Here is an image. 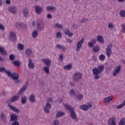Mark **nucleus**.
Returning <instances> with one entry per match:
<instances>
[{
	"mask_svg": "<svg viewBox=\"0 0 125 125\" xmlns=\"http://www.w3.org/2000/svg\"><path fill=\"white\" fill-rule=\"evenodd\" d=\"M104 65H100L97 68L95 67L92 69V73L95 80H99L100 79V75L104 71Z\"/></svg>",
	"mask_w": 125,
	"mask_h": 125,
	"instance_id": "1",
	"label": "nucleus"
},
{
	"mask_svg": "<svg viewBox=\"0 0 125 125\" xmlns=\"http://www.w3.org/2000/svg\"><path fill=\"white\" fill-rule=\"evenodd\" d=\"M64 107L67 109L69 111H70V117L73 119V120H77V114L74 110L73 107H71V105L69 104H65Z\"/></svg>",
	"mask_w": 125,
	"mask_h": 125,
	"instance_id": "2",
	"label": "nucleus"
},
{
	"mask_svg": "<svg viewBox=\"0 0 125 125\" xmlns=\"http://www.w3.org/2000/svg\"><path fill=\"white\" fill-rule=\"evenodd\" d=\"M83 74L80 72H76L73 76V81L74 82H79L80 80H82Z\"/></svg>",
	"mask_w": 125,
	"mask_h": 125,
	"instance_id": "3",
	"label": "nucleus"
},
{
	"mask_svg": "<svg viewBox=\"0 0 125 125\" xmlns=\"http://www.w3.org/2000/svg\"><path fill=\"white\" fill-rule=\"evenodd\" d=\"M112 46H113V44L112 43H110L106 49V53L108 57H110L112 54Z\"/></svg>",
	"mask_w": 125,
	"mask_h": 125,
	"instance_id": "4",
	"label": "nucleus"
},
{
	"mask_svg": "<svg viewBox=\"0 0 125 125\" xmlns=\"http://www.w3.org/2000/svg\"><path fill=\"white\" fill-rule=\"evenodd\" d=\"M84 42V38H82L80 41L78 42L77 44L76 51H80L82 48V45L83 43Z\"/></svg>",
	"mask_w": 125,
	"mask_h": 125,
	"instance_id": "5",
	"label": "nucleus"
},
{
	"mask_svg": "<svg viewBox=\"0 0 125 125\" xmlns=\"http://www.w3.org/2000/svg\"><path fill=\"white\" fill-rule=\"evenodd\" d=\"M92 107V104H88V105L82 104L80 107V109H82V110H83V111H88V109H89V108H90Z\"/></svg>",
	"mask_w": 125,
	"mask_h": 125,
	"instance_id": "6",
	"label": "nucleus"
},
{
	"mask_svg": "<svg viewBox=\"0 0 125 125\" xmlns=\"http://www.w3.org/2000/svg\"><path fill=\"white\" fill-rule=\"evenodd\" d=\"M121 68L122 67L121 66V65L116 66L115 68V69L112 73L113 77H117V76H118V74H119L120 72H121Z\"/></svg>",
	"mask_w": 125,
	"mask_h": 125,
	"instance_id": "7",
	"label": "nucleus"
},
{
	"mask_svg": "<svg viewBox=\"0 0 125 125\" xmlns=\"http://www.w3.org/2000/svg\"><path fill=\"white\" fill-rule=\"evenodd\" d=\"M28 84H29V81H26L25 83V85L23 86L22 88H21L18 92L19 95H21V94L26 90L27 87L28 86Z\"/></svg>",
	"mask_w": 125,
	"mask_h": 125,
	"instance_id": "8",
	"label": "nucleus"
},
{
	"mask_svg": "<svg viewBox=\"0 0 125 125\" xmlns=\"http://www.w3.org/2000/svg\"><path fill=\"white\" fill-rule=\"evenodd\" d=\"M36 26L38 31H41L44 27V23L42 21L37 22Z\"/></svg>",
	"mask_w": 125,
	"mask_h": 125,
	"instance_id": "9",
	"label": "nucleus"
},
{
	"mask_svg": "<svg viewBox=\"0 0 125 125\" xmlns=\"http://www.w3.org/2000/svg\"><path fill=\"white\" fill-rule=\"evenodd\" d=\"M41 61H42V62H43V63H44L45 65H46V66H51V60H50V59H49V58L42 59H41Z\"/></svg>",
	"mask_w": 125,
	"mask_h": 125,
	"instance_id": "10",
	"label": "nucleus"
},
{
	"mask_svg": "<svg viewBox=\"0 0 125 125\" xmlns=\"http://www.w3.org/2000/svg\"><path fill=\"white\" fill-rule=\"evenodd\" d=\"M9 39L12 42H15L16 41V33L13 31H11L10 32V37Z\"/></svg>",
	"mask_w": 125,
	"mask_h": 125,
	"instance_id": "11",
	"label": "nucleus"
},
{
	"mask_svg": "<svg viewBox=\"0 0 125 125\" xmlns=\"http://www.w3.org/2000/svg\"><path fill=\"white\" fill-rule=\"evenodd\" d=\"M51 108V104H49V103H47L46 104V105L44 107L43 110L45 113L47 114H49L50 111L49 109Z\"/></svg>",
	"mask_w": 125,
	"mask_h": 125,
	"instance_id": "12",
	"label": "nucleus"
},
{
	"mask_svg": "<svg viewBox=\"0 0 125 125\" xmlns=\"http://www.w3.org/2000/svg\"><path fill=\"white\" fill-rule=\"evenodd\" d=\"M108 125H117L116 124V118L115 117H112L109 119V121L107 122Z\"/></svg>",
	"mask_w": 125,
	"mask_h": 125,
	"instance_id": "13",
	"label": "nucleus"
},
{
	"mask_svg": "<svg viewBox=\"0 0 125 125\" xmlns=\"http://www.w3.org/2000/svg\"><path fill=\"white\" fill-rule=\"evenodd\" d=\"M9 12H11L12 14H15L17 12V8L15 6H10L8 8Z\"/></svg>",
	"mask_w": 125,
	"mask_h": 125,
	"instance_id": "14",
	"label": "nucleus"
},
{
	"mask_svg": "<svg viewBox=\"0 0 125 125\" xmlns=\"http://www.w3.org/2000/svg\"><path fill=\"white\" fill-rule=\"evenodd\" d=\"M35 11L37 14H41L43 11V9L40 7V6H36L35 7Z\"/></svg>",
	"mask_w": 125,
	"mask_h": 125,
	"instance_id": "15",
	"label": "nucleus"
},
{
	"mask_svg": "<svg viewBox=\"0 0 125 125\" xmlns=\"http://www.w3.org/2000/svg\"><path fill=\"white\" fill-rule=\"evenodd\" d=\"M113 96H110L109 97H107L105 98L104 99V103H110V102L111 101H112V100H113Z\"/></svg>",
	"mask_w": 125,
	"mask_h": 125,
	"instance_id": "16",
	"label": "nucleus"
},
{
	"mask_svg": "<svg viewBox=\"0 0 125 125\" xmlns=\"http://www.w3.org/2000/svg\"><path fill=\"white\" fill-rule=\"evenodd\" d=\"M8 106L12 111H14V112H15L16 113H19L20 112L19 109H17L15 106L11 104H8Z\"/></svg>",
	"mask_w": 125,
	"mask_h": 125,
	"instance_id": "17",
	"label": "nucleus"
},
{
	"mask_svg": "<svg viewBox=\"0 0 125 125\" xmlns=\"http://www.w3.org/2000/svg\"><path fill=\"white\" fill-rule=\"evenodd\" d=\"M28 68L29 69H34L35 68V64H34V63L33 62H32V60L29 59L28 60Z\"/></svg>",
	"mask_w": 125,
	"mask_h": 125,
	"instance_id": "18",
	"label": "nucleus"
},
{
	"mask_svg": "<svg viewBox=\"0 0 125 125\" xmlns=\"http://www.w3.org/2000/svg\"><path fill=\"white\" fill-rule=\"evenodd\" d=\"M47 11H54L56 10V7L54 6H48L46 7Z\"/></svg>",
	"mask_w": 125,
	"mask_h": 125,
	"instance_id": "19",
	"label": "nucleus"
},
{
	"mask_svg": "<svg viewBox=\"0 0 125 125\" xmlns=\"http://www.w3.org/2000/svg\"><path fill=\"white\" fill-rule=\"evenodd\" d=\"M97 40L100 43H102V44L104 43V39L102 36H98L97 37Z\"/></svg>",
	"mask_w": 125,
	"mask_h": 125,
	"instance_id": "20",
	"label": "nucleus"
},
{
	"mask_svg": "<svg viewBox=\"0 0 125 125\" xmlns=\"http://www.w3.org/2000/svg\"><path fill=\"white\" fill-rule=\"evenodd\" d=\"M23 15L27 18V17H29V9L28 8H25L23 10Z\"/></svg>",
	"mask_w": 125,
	"mask_h": 125,
	"instance_id": "21",
	"label": "nucleus"
},
{
	"mask_svg": "<svg viewBox=\"0 0 125 125\" xmlns=\"http://www.w3.org/2000/svg\"><path fill=\"white\" fill-rule=\"evenodd\" d=\"M29 100L30 101V102L35 103V102L36 101V96H35L34 94L30 95L29 97Z\"/></svg>",
	"mask_w": 125,
	"mask_h": 125,
	"instance_id": "22",
	"label": "nucleus"
},
{
	"mask_svg": "<svg viewBox=\"0 0 125 125\" xmlns=\"http://www.w3.org/2000/svg\"><path fill=\"white\" fill-rule=\"evenodd\" d=\"M54 27L55 28H57L58 29H60V30H62V29H64L63 27V24H60L59 23H56L54 25Z\"/></svg>",
	"mask_w": 125,
	"mask_h": 125,
	"instance_id": "23",
	"label": "nucleus"
},
{
	"mask_svg": "<svg viewBox=\"0 0 125 125\" xmlns=\"http://www.w3.org/2000/svg\"><path fill=\"white\" fill-rule=\"evenodd\" d=\"M56 47L57 48H58L59 49L62 50V51H65V50L67 49L66 47L64 46L63 45H61L59 44H57V45L56 46Z\"/></svg>",
	"mask_w": 125,
	"mask_h": 125,
	"instance_id": "24",
	"label": "nucleus"
},
{
	"mask_svg": "<svg viewBox=\"0 0 125 125\" xmlns=\"http://www.w3.org/2000/svg\"><path fill=\"white\" fill-rule=\"evenodd\" d=\"M32 53L33 51H32V49L30 48L26 49L25 54L27 56H30V55H32Z\"/></svg>",
	"mask_w": 125,
	"mask_h": 125,
	"instance_id": "25",
	"label": "nucleus"
},
{
	"mask_svg": "<svg viewBox=\"0 0 125 125\" xmlns=\"http://www.w3.org/2000/svg\"><path fill=\"white\" fill-rule=\"evenodd\" d=\"M18 117L16 114H12L11 115V118H10V121L11 122L17 121Z\"/></svg>",
	"mask_w": 125,
	"mask_h": 125,
	"instance_id": "26",
	"label": "nucleus"
},
{
	"mask_svg": "<svg viewBox=\"0 0 125 125\" xmlns=\"http://www.w3.org/2000/svg\"><path fill=\"white\" fill-rule=\"evenodd\" d=\"M12 78L13 80H18L19 79V74L17 73H14L12 74Z\"/></svg>",
	"mask_w": 125,
	"mask_h": 125,
	"instance_id": "27",
	"label": "nucleus"
},
{
	"mask_svg": "<svg viewBox=\"0 0 125 125\" xmlns=\"http://www.w3.org/2000/svg\"><path fill=\"white\" fill-rule=\"evenodd\" d=\"M63 116H65L64 112H63L62 111H60L58 112L56 115V118H60L61 117H63Z\"/></svg>",
	"mask_w": 125,
	"mask_h": 125,
	"instance_id": "28",
	"label": "nucleus"
},
{
	"mask_svg": "<svg viewBox=\"0 0 125 125\" xmlns=\"http://www.w3.org/2000/svg\"><path fill=\"white\" fill-rule=\"evenodd\" d=\"M32 36L33 39H36L38 37V36H39V32H38V31L37 30H34L32 32Z\"/></svg>",
	"mask_w": 125,
	"mask_h": 125,
	"instance_id": "29",
	"label": "nucleus"
},
{
	"mask_svg": "<svg viewBox=\"0 0 125 125\" xmlns=\"http://www.w3.org/2000/svg\"><path fill=\"white\" fill-rule=\"evenodd\" d=\"M26 102H27V97L23 96L21 97V104H26Z\"/></svg>",
	"mask_w": 125,
	"mask_h": 125,
	"instance_id": "30",
	"label": "nucleus"
},
{
	"mask_svg": "<svg viewBox=\"0 0 125 125\" xmlns=\"http://www.w3.org/2000/svg\"><path fill=\"white\" fill-rule=\"evenodd\" d=\"M76 99H78V100H79V101H81L82 100V99H83V95L82 94H79L76 95Z\"/></svg>",
	"mask_w": 125,
	"mask_h": 125,
	"instance_id": "31",
	"label": "nucleus"
},
{
	"mask_svg": "<svg viewBox=\"0 0 125 125\" xmlns=\"http://www.w3.org/2000/svg\"><path fill=\"white\" fill-rule=\"evenodd\" d=\"M100 50V47H99V46H96L93 47V51L95 53H96L97 52H99Z\"/></svg>",
	"mask_w": 125,
	"mask_h": 125,
	"instance_id": "32",
	"label": "nucleus"
},
{
	"mask_svg": "<svg viewBox=\"0 0 125 125\" xmlns=\"http://www.w3.org/2000/svg\"><path fill=\"white\" fill-rule=\"evenodd\" d=\"M1 121H2V122H4V123H5L6 122V116L5 114L2 113L1 114Z\"/></svg>",
	"mask_w": 125,
	"mask_h": 125,
	"instance_id": "33",
	"label": "nucleus"
},
{
	"mask_svg": "<svg viewBox=\"0 0 125 125\" xmlns=\"http://www.w3.org/2000/svg\"><path fill=\"white\" fill-rule=\"evenodd\" d=\"M0 30L2 31V32H1V34L4 35V34H5V27L4 25L0 24Z\"/></svg>",
	"mask_w": 125,
	"mask_h": 125,
	"instance_id": "34",
	"label": "nucleus"
},
{
	"mask_svg": "<svg viewBox=\"0 0 125 125\" xmlns=\"http://www.w3.org/2000/svg\"><path fill=\"white\" fill-rule=\"evenodd\" d=\"M49 67L50 66H46L43 67V71H45L46 74H49Z\"/></svg>",
	"mask_w": 125,
	"mask_h": 125,
	"instance_id": "35",
	"label": "nucleus"
},
{
	"mask_svg": "<svg viewBox=\"0 0 125 125\" xmlns=\"http://www.w3.org/2000/svg\"><path fill=\"white\" fill-rule=\"evenodd\" d=\"M106 58V57H105V55L104 54H101L99 57V59L101 61H104Z\"/></svg>",
	"mask_w": 125,
	"mask_h": 125,
	"instance_id": "36",
	"label": "nucleus"
},
{
	"mask_svg": "<svg viewBox=\"0 0 125 125\" xmlns=\"http://www.w3.org/2000/svg\"><path fill=\"white\" fill-rule=\"evenodd\" d=\"M125 105V100L122 103V104H120L117 105L116 108H117V109H122V108H123Z\"/></svg>",
	"mask_w": 125,
	"mask_h": 125,
	"instance_id": "37",
	"label": "nucleus"
},
{
	"mask_svg": "<svg viewBox=\"0 0 125 125\" xmlns=\"http://www.w3.org/2000/svg\"><path fill=\"white\" fill-rule=\"evenodd\" d=\"M0 53L3 54V55H6L7 54L6 51H5L4 48L2 47H0Z\"/></svg>",
	"mask_w": 125,
	"mask_h": 125,
	"instance_id": "38",
	"label": "nucleus"
},
{
	"mask_svg": "<svg viewBox=\"0 0 125 125\" xmlns=\"http://www.w3.org/2000/svg\"><path fill=\"white\" fill-rule=\"evenodd\" d=\"M18 46L19 50H23L25 48V46L22 44H18Z\"/></svg>",
	"mask_w": 125,
	"mask_h": 125,
	"instance_id": "39",
	"label": "nucleus"
},
{
	"mask_svg": "<svg viewBox=\"0 0 125 125\" xmlns=\"http://www.w3.org/2000/svg\"><path fill=\"white\" fill-rule=\"evenodd\" d=\"M16 26L19 29H21L23 27V23L22 22H18L16 24Z\"/></svg>",
	"mask_w": 125,
	"mask_h": 125,
	"instance_id": "40",
	"label": "nucleus"
},
{
	"mask_svg": "<svg viewBox=\"0 0 125 125\" xmlns=\"http://www.w3.org/2000/svg\"><path fill=\"white\" fill-rule=\"evenodd\" d=\"M72 68H73V66L71 64H68L64 66V69H65V70H71Z\"/></svg>",
	"mask_w": 125,
	"mask_h": 125,
	"instance_id": "41",
	"label": "nucleus"
},
{
	"mask_svg": "<svg viewBox=\"0 0 125 125\" xmlns=\"http://www.w3.org/2000/svg\"><path fill=\"white\" fill-rule=\"evenodd\" d=\"M120 15L121 16V17H125V10H122L119 13Z\"/></svg>",
	"mask_w": 125,
	"mask_h": 125,
	"instance_id": "42",
	"label": "nucleus"
},
{
	"mask_svg": "<svg viewBox=\"0 0 125 125\" xmlns=\"http://www.w3.org/2000/svg\"><path fill=\"white\" fill-rule=\"evenodd\" d=\"M13 63L15 66H17V67H20V62L16 61L15 62H13Z\"/></svg>",
	"mask_w": 125,
	"mask_h": 125,
	"instance_id": "43",
	"label": "nucleus"
},
{
	"mask_svg": "<svg viewBox=\"0 0 125 125\" xmlns=\"http://www.w3.org/2000/svg\"><path fill=\"white\" fill-rule=\"evenodd\" d=\"M120 125H125V118H123L121 119L120 122H119Z\"/></svg>",
	"mask_w": 125,
	"mask_h": 125,
	"instance_id": "44",
	"label": "nucleus"
},
{
	"mask_svg": "<svg viewBox=\"0 0 125 125\" xmlns=\"http://www.w3.org/2000/svg\"><path fill=\"white\" fill-rule=\"evenodd\" d=\"M56 37L57 39H59V38H62V33H61V32H57L56 34Z\"/></svg>",
	"mask_w": 125,
	"mask_h": 125,
	"instance_id": "45",
	"label": "nucleus"
},
{
	"mask_svg": "<svg viewBox=\"0 0 125 125\" xmlns=\"http://www.w3.org/2000/svg\"><path fill=\"white\" fill-rule=\"evenodd\" d=\"M19 99V96H15V97L12 98V100H13V102H14L15 101H17V100H18Z\"/></svg>",
	"mask_w": 125,
	"mask_h": 125,
	"instance_id": "46",
	"label": "nucleus"
},
{
	"mask_svg": "<svg viewBox=\"0 0 125 125\" xmlns=\"http://www.w3.org/2000/svg\"><path fill=\"white\" fill-rule=\"evenodd\" d=\"M108 28L110 29V30H114V26L113 25V23L109 22L108 23Z\"/></svg>",
	"mask_w": 125,
	"mask_h": 125,
	"instance_id": "47",
	"label": "nucleus"
},
{
	"mask_svg": "<svg viewBox=\"0 0 125 125\" xmlns=\"http://www.w3.org/2000/svg\"><path fill=\"white\" fill-rule=\"evenodd\" d=\"M63 32H64V34H65V35H67L69 34V33H70V30L68 28H65Z\"/></svg>",
	"mask_w": 125,
	"mask_h": 125,
	"instance_id": "48",
	"label": "nucleus"
},
{
	"mask_svg": "<svg viewBox=\"0 0 125 125\" xmlns=\"http://www.w3.org/2000/svg\"><path fill=\"white\" fill-rule=\"evenodd\" d=\"M69 93L70 96H74V95H75V91L74 90V89H71L70 90Z\"/></svg>",
	"mask_w": 125,
	"mask_h": 125,
	"instance_id": "49",
	"label": "nucleus"
},
{
	"mask_svg": "<svg viewBox=\"0 0 125 125\" xmlns=\"http://www.w3.org/2000/svg\"><path fill=\"white\" fill-rule=\"evenodd\" d=\"M6 73L7 74L8 77H9V78H12V74L10 71H7Z\"/></svg>",
	"mask_w": 125,
	"mask_h": 125,
	"instance_id": "50",
	"label": "nucleus"
},
{
	"mask_svg": "<svg viewBox=\"0 0 125 125\" xmlns=\"http://www.w3.org/2000/svg\"><path fill=\"white\" fill-rule=\"evenodd\" d=\"M52 125H59V121L58 120L54 121Z\"/></svg>",
	"mask_w": 125,
	"mask_h": 125,
	"instance_id": "51",
	"label": "nucleus"
},
{
	"mask_svg": "<svg viewBox=\"0 0 125 125\" xmlns=\"http://www.w3.org/2000/svg\"><path fill=\"white\" fill-rule=\"evenodd\" d=\"M20 125L19 122H18V121H14L11 124V125Z\"/></svg>",
	"mask_w": 125,
	"mask_h": 125,
	"instance_id": "52",
	"label": "nucleus"
},
{
	"mask_svg": "<svg viewBox=\"0 0 125 125\" xmlns=\"http://www.w3.org/2000/svg\"><path fill=\"white\" fill-rule=\"evenodd\" d=\"M7 71V70H6V69H5V68L4 67L0 68V72H5V73H6Z\"/></svg>",
	"mask_w": 125,
	"mask_h": 125,
	"instance_id": "53",
	"label": "nucleus"
},
{
	"mask_svg": "<svg viewBox=\"0 0 125 125\" xmlns=\"http://www.w3.org/2000/svg\"><path fill=\"white\" fill-rule=\"evenodd\" d=\"M9 59H10V60L12 61V60H13L14 59V55L13 54L10 55L9 56Z\"/></svg>",
	"mask_w": 125,
	"mask_h": 125,
	"instance_id": "54",
	"label": "nucleus"
},
{
	"mask_svg": "<svg viewBox=\"0 0 125 125\" xmlns=\"http://www.w3.org/2000/svg\"><path fill=\"white\" fill-rule=\"evenodd\" d=\"M88 45L89 47H93V45H94V44L93 43L89 42L88 43Z\"/></svg>",
	"mask_w": 125,
	"mask_h": 125,
	"instance_id": "55",
	"label": "nucleus"
},
{
	"mask_svg": "<svg viewBox=\"0 0 125 125\" xmlns=\"http://www.w3.org/2000/svg\"><path fill=\"white\" fill-rule=\"evenodd\" d=\"M86 20H87V19H83L82 20H80V22L81 23H85V21H86Z\"/></svg>",
	"mask_w": 125,
	"mask_h": 125,
	"instance_id": "56",
	"label": "nucleus"
},
{
	"mask_svg": "<svg viewBox=\"0 0 125 125\" xmlns=\"http://www.w3.org/2000/svg\"><path fill=\"white\" fill-rule=\"evenodd\" d=\"M122 27H123L122 32L123 33H125V24H123L122 25Z\"/></svg>",
	"mask_w": 125,
	"mask_h": 125,
	"instance_id": "57",
	"label": "nucleus"
},
{
	"mask_svg": "<svg viewBox=\"0 0 125 125\" xmlns=\"http://www.w3.org/2000/svg\"><path fill=\"white\" fill-rule=\"evenodd\" d=\"M13 102V101L12 100V99H10V100H8L7 101V103L8 104H10V103H12Z\"/></svg>",
	"mask_w": 125,
	"mask_h": 125,
	"instance_id": "58",
	"label": "nucleus"
},
{
	"mask_svg": "<svg viewBox=\"0 0 125 125\" xmlns=\"http://www.w3.org/2000/svg\"><path fill=\"white\" fill-rule=\"evenodd\" d=\"M72 26H73V27L74 29H75L76 30H77V29L78 28V26L77 25V24L76 23H73Z\"/></svg>",
	"mask_w": 125,
	"mask_h": 125,
	"instance_id": "59",
	"label": "nucleus"
},
{
	"mask_svg": "<svg viewBox=\"0 0 125 125\" xmlns=\"http://www.w3.org/2000/svg\"><path fill=\"white\" fill-rule=\"evenodd\" d=\"M62 102V101H61V100H60V99H58V100L56 101V103L57 104H60Z\"/></svg>",
	"mask_w": 125,
	"mask_h": 125,
	"instance_id": "60",
	"label": "nucleus"
},
{
	"mask_svg": "<svg viewBox=\"0 0 125 125\" xmlns=\"http://www.w3.org/2000/svg\"><path fill=\"white\" fill-rule=\"evenodd\" d=\"M5 2L6 4H11V1L10 0H6Z\"/></svg>",
	"mask_w": 125,
	"mask_h": 125,
	"instance_id": "61",
	"label": "nucleus"
},
{
	"mask_svg": "<svg viewBox=\"0 0 125 125\" xmlns=\"http://www.w3.org/2000/svg\"><path fill=\"white\" fill-rule=\"evenodd\" d=\"M15 83H20V80L19 79H17V80H14Z\"/></svg>",
	"mask_w": 125,
	"mask_h": 125,
	"instance_id": "62",
	"label": "nucleus"
},
{
	"mask_svg": "<svg viewBox=\"0 0 125 125\" xmlns=\"http://www.w3.org/2000/svg\"><path fill=\"white\" fill-rule=\"evenodd\" d=\"M64 56H63V55H60L59 58V59H60L62 61L63 60V58Z\"/></svg>",
	"mask_w": 125,
	"mask_h": 125,
	"instance_id": "63",
	"label": "nucleus"
},
{
	"mask_svg": "<svg viewBox=\"0 0 125 125\" xmlns=\"http://www.w3.org/2000/svg\"><path fill=\"white\" fill-rule=\"evenodd\" d=\"M73 35H74L73 33H71L69 32V33H68V34H67V36H68V37H73Z\"/></svg>",
	"mask_w": 125,
	"mask_h": 125,
	"instance_id": "64",
	"label": "nucleus"
}]
</instances>
